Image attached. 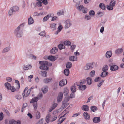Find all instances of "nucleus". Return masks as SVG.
<instances>
[{"instance_id":"f257e3e1","label":"nucleus","mask_w":124,"mask_h":124,"mask_svg":"<svg viewBox=\"0 0 124 124\" xmlns=\"http://www.w3.org/2000/svg\"><path fill=\"white\" fill-rule=\"evenodd\" d=\"M24 25V24L22 23L15 29L14 34L17 38H20L22 37L23 35L22 29Z\"/></svg>"},{"instance_id":"f03ea898","label":"nucleus","mask_w":124,"mask_h":124,"mask_svg":"<svg viewBox=\"0 0 124 124\" xmlns=\"http://www.w3.org/2000/svg\"><path fill=\"white\" fill-rule=\"evenodd\" d=\"M39 63L40 64L43 65L40 66L39 67L40 69L45 70H48L49 69L47 66H51L52 65V63H49L46 61H39Z\"/></svg>"},{"instance_id":"7ed1b4c3","label":"nucleus","mask_w":124,"mask_h":124,"mask_svg":"<svg viewBox=\"0 0 124 124\" xmlns=\"http://www.w3.org/2000/svg\"><path fill=\"white\" fill-rule=\"evenodd\" d=\"M65 28L67 29L70 27L72 24L71 21L69 19L67 20L65 22Z\"/></svg>"},{"instance_id":"20e7f679","label":"nucleus","mask_w":124,"mask_h":124,"mask_svg":"<svg viewBox=\"0 0 124 124\" xmlns=\"http://www.w3.org/2000/svg\"><path fill=\"white\" fill-rule=\"evenodd\" d=\"M93 67V64L91 63H87L86 66L84 67V69L85 70H87L90 69H92Z\"/></svg>"},{"instance_id":"39448f33","label":"nucleus","mask_w":124,"mask_h":124,"mask_svg":"<svg viewBox=\"0 0 124 124\" xmlns=\"http://www.w3.org/2000/svg\"><path fill=\"white\" fill-rule=\"evenodd\" d=\"M109 66L110 67V70H111L114 71L117 70L118 68V66L116 65H113L112 63H111L109 64Z\"/></svg>"},{"instance_id":"423d86ee","label":"nucleus","mask_w":124,"mask_h":124,"mask_svg":"<svg viewBox=\"0 0 124 124\" xmlns=\"http://www.w3.org/2000/svg\"><path fill=\"white\" fill-rule=\"evenodd\" d=\"M63 96V93L62 92L59 93L57 97V101L58 102H60L62 100Z\"/></svg>"},{"instance_id":"0eeeda50","label":"nucleus","mask_w":124,"mask_h":124,"mask_svg":"<svg viewBox=\"0 0 124 124\" xmlns=\"http://www.w3.org/2000/svg\"><path fill=\"white\" fill-rule=\"evenodd\" d=\"M67 81L66 79H62L60 81L59 85L61 86H63L67 84Z\"/></svg>"},{"instance_id":"6e6552de","label":"nucleus","mask_w":124,"mask_h":124,"mask_svg":"<svg viewBox=\"0 0 124 124\" xmlns=\"http://www.w3.org/2000/svg\"><path fill=\"white\" fill-rule=\"evenodd\" d=\"M9 124H21V122L19 121H16L14 119H12L9 120Z\"/></svg>"},{"instance_id":"1a4fd4ad","label":"nucleus","mask_w":124,"mask_h":124,"mask_svg":"<svg viewBox=\"0 0 124 124\" xmlns=\"http://www.w3.org/2000/svg\"><path fill=\"white\" fill-rule=\"evenodd\" d=\"M93 121L94 123H98L101 121L100 117H94L93 119Z\"/></svg>"},{"instance_id":"9d476101","label":"nucleus","mask_w":124,"mask_h":124,"mask_svg":"<svg viewBox=\"0 0 124 124\" xmlns=\"http://www.w3.org/2000/svg\"><path fill=\"white\" fill-rule=\"evenodd\" d=\"M57 48L55 47L53 48L50 51V53L52 54H54L58 51Z\"/></svg>"},{"instance_id":"9b49d317","label":"nucleus","mask_w":124,"mask_h":124,"mask_svg":"<svg viewBox=\"0 0 124 124\" xmlns=\"http://www.w3.org/2000/svg\"><path fill=\"white\" fill-rule=\"evenodd\" d=\"M69 60L70 61L73 62L77 61L78 59L76 56H73L69 57Z\"/></svg>"},{"instance_id":"f8f14e48","label":"nucleus","mask_w":124,"mask_h":124,"mask_svg":"<svg viewBox=\"0 0 124 124\" xmlns=\"http://www.w3.org/2000/svg\"><path fill=\"white\" fill-rule=\"evenodd\" d=\"M112 55V53L111 51H107L105 54L106 57L108 58L110 57Z\"/></svg>"},{"instance_id":"ddd939ff","label":"nucleus","mask_w":124,"mask_h":124,"mask_svg":"<svg viewBox=\"0 0 124 124\" xmlns=\"http://www.w3.org/2000/svg\"><path fill=\"white\" fill-rule=\"evenodd\" d=\"M84 117L86 120H89L90 119L89 115L86 112H84L83 114Z\"/></svg>"},{"instance_id":"4468645a","label":"nucleus","mask_w":124,"mask_h":124,"mask_svg":"<svg viewBox=\"0 0 124 124\" xmlns=\"http://www.w3.org/2000/svg\"><path fill=\"white\" fill-rule=\"evenodd\" d=\"M108 72L103 71V72L101 73L100 76L102 78H105L107 76H108Z\"/></svg>"},{"instance_id":"2eb2a0df","label":"nucleus","mask_w":124,"mask_h":124,"mask_svg":"<svg viewBox=\"0 0 124 124\" xmlns=\"http://www.w3.org/2000/svg\"><path fill=\"white\" fill-rule=\"evenodd\" d=\"M82 109L85 111H88L89 110V107L88 105H84L81 107Z\"/></svg>"},{"instance_id":"dca6fc26","label":"nucleus","mask_w":124,"mask_h":124,"mask_svg":"<svg viewBox=\"0 0 124 124\" xmlns=\"http://www.w3.org/2000/svg\"><path fill=\"white\" fill-rule=\"evenodd\" d=\"M48 88L47 86H46L41 88V90L45 94L47 92Z\"/></svg>"},{"instance_id":"f3484780","label":"nucleus","mask_w":124,"mask_h":124,"mask_svg":"<svg viewBox=\"0 0 124 124\" xmlns=\"http://www.w3.org/2000/svg\"><path fill=\"white\" fill-rule=\"evenodd\" d=\"M34 23V20L32 17L30 16V17L28 19V24L29 25H30L33 24Z\"/></svg>"},{"instance_id":"a211bd4d","label":"nucleus","mask_w":124,"mask_h":124,"mask_svg":"<svg viewBox=\"0 0 124 124\" xmlns=\"http://www.w3.org/2000/svg\"><path fill=\"white\" fill-rule=\"evenodd\" d=\"M52 79L51 78H47L44 79L43 80V82L44 83L47 84L50 82L52 80Z\"/></svg>"},{"instance_id":"6ab92c4d","label":"nucleus","mask_w":124,"mask_h":124,"mask_svg":"<svg viewBox=\"0 0 124 124\" xmlns=\"http://www.w3.org/2000/svg\"><path fill=\"white\" fill-rule=\"evenodd\" d=\"M32 66L31 65H28L25 66L23 68V69L25 70H28L29 69H30L31 68Z\"/></svg>"},{"instance_id":"aec40b11","label":"nucleus","mask_w":124,"mask_h":124,"mask_svg":"<svg viewBox=\"0 0 124 124\" xmlns=\"http://www.w3.org/2000/svg\"><path fill=\"white\" fill-rule=\"evenodd\" d=\"M123 51V49L122 48L117 49L115 51V53L117 54H119L121 53Z\"/></svg>"},{"instance_id":"412c9836","label":"nucleus","mask_w":124,"mask_h":124,"mask_svg":"<svg viewBox=\"0 0 124 124\" xmlns=\"http://www.w3.org/2000/svg\"><path fill=\"white\" fill-rule=\"evenodd\" d=\"M86 81L87 84L89 85H91L92 83V79L90 77H87L86 78Z\"/></svg>"},{"instance_id":"4be33fe9","label":"nucleus","mask_w":124,"mask_h":124,"mask_svg":"<svg viewBox=\"0 0 124 124\" xmlns=\"http://www.w3.org/2000/svg\"><path fill=\"white\" fill-rule=\"evenodd\" d=\"M48 59L52 61H54L56 60L55 57L52 55L48 56Z\"/></svg>"},{"instance_id":"5701e85b","label":"nucleus","mask_w":124,"mask_h":124,"mask_svg":"<svg viewBox=\"0 0 124 124\" xmlns=\"http://www.w3.org/2000/svg\"><path fill=\"white\" fill-rule=\"evenodd\" d=\"M51 17V15H47L43 19V22H45L47 20H48L49 18V17Z\"/></svg>"},{"instance_id":"b1692460","label":"nucleus","mask_w":124,"mask_h":124,"mask_svg":"<svg viewBox=\"0 0 124 124\" xmlns=\"http://www.w3.org/2000/svg\"><path fill=\"white\" fill-rule=\"evenodd\" d=\"M63 93L65 96H67L69 93V90L67 88H65L64 90Z\"/></svg>"},{"instance_id":"393cba45","label":"nucleus","mask_w":124,"mask_h":124,"mask_svg":"<svg viewBox=\"0 0 124 124\" xmlns=\"http://www.w3.org/2000/svg\"><path fill=\"white\" fill-rule=\"evenodd\" d=\"M38 100L37 98L36 97H34L32 98L30 101V103L32 104L35 103V102H37V101Z\"/></svg>"},{"instance_id":"a878e982","label":"nucleus","mask_w":124,"mask_h":124,"mask_svg":"<svg viewBox=\"0 0 124 124\" xmlns=\"http://www.w3.org/2000/svg\"><path fill=\"white\" fill-rule=\"evenodd\" d=\"M99 7L103 10H105L106 6L103 3H100L99 5Z\"/></svg>"},{"instance_id":"bb28decb","label":"nucleus","mask_w":124,"mask_h":124,"mask_svg":"<svg viewBox=\"0 0 124 124\" xmlns=\"http://www.w3.org/2000/svg\"><path fill=\"white\" fill-rule=\"evenodd\" d=\"M83 0H73V2L76 4V6H79L80 3L82 2Z\"/></svg>"},{"instance_id":"cd10ccee","label":"nucleus","mask_w":124,"mask_h":124,"mask_svg":"<svg viewBox=\"0 0 124 124\" xmlns=\"http://www.w3.org/2000/svg\"><path fill=\"white\" fill-rule=\"evenodd\" d=\"M116 3V1L115 0H111L109 3L110 6L112 7L115 6Z\"/></svg>"},{"instance_id":"c85d7f7f","label":"nucleus","mask_w":124,"mask_h":124,"mask_svg":"<svg viewBox=\"0 0 124 124\" xmlns=\"http://www.w3.org/2000/svg\"><path fill=\"white\" fill-rule=\"evenodd\" d=\"M4 85L5 87L8 90H9L10 89V88L11 86V85L8 82H6L5 83Z\"/></svg>"},{"instance_id":"c756f323","label":"nucleus","mask_w":124,"mask_h":124,"mask_svg":"<svg viewBox=\"0 0 124 124\" xmlns=\"http://www.w3.org/2000/svg\"><path fill=\"white\" fill-rule=\"evenodd\" d=\"M10 46H8L6 47L3 50L2 52L3 53H5L8 52L10 50Z\"/></svg>"},{"instance_id":"7c9ffc66","label":"nucleus","mask_w":124,"mask_h":124,"mask_svg":"<svg viewBox=\"0 0 124 124\" xmlns=\"http://www.w3.org/2000/svg\"><path fill=\"white\" fill-rule=\"evenodd\" d=\"M40 72L43 77H46L47 76V72L46 71H40Z\"/></svg>"},{"instance_id":"2f4dec72","label":"nucleus","mask_w":124,"mask_h":124,"mask_svg":"<svg viewBox=\"0 0 124 124\" xmlns=\"http://www.w3.org/2000/svg\"><path fill=\"white\" fill-rule=\"evenodd\" d=\"M86 86L85 85H81L78 87V88L79 90H84L86 88Z\"/></svg>"},{"instance_id":"473e14b6","label":"nucleus","mask_w":124,"mask_h":124,"mask_svg":"<svg viewBox=\"0 0 124 124\" xmlns=\"http://www.w3.org/2000/svg\"><path fill=\"white\" fill-rule=\"evenodd\" d=\"M72 66V63L70 62H67L66 64V67L67 69L70 68Z\"/></svg>"},{"instance_id":"72a5a7b5","label":"nucleus","mask_w":124,"mask_h":124,"mask_svg":"<svg viewBox=\"0 0 124 124\" xmlns=\"http://www.w3.org/2000/svg\"><path fill=\"white\" fill-rule=\"evenodd\" d=\"M98 109L95 106H92L91 107V111L94 112Z\"/></svg>"},{"instance_id":"f704fd0d","label":"nucleus","mask_w":124,"mask_h":124,"mask_svg":"<svg viewBox=\"0 0 124 124\" xmlns=\"http://www.w3.org/2000/svg\"><path fill=\"white\" fill-rule=\"evenodd\" d=\"M51 115L49 114H48L46 116V121L47 123H48L49 122V118L51 116Z\"/></svg>"},{"instance_id":"c9c22d12","label":"nucleus","mask_w":124,"mask_h":124,"mask_svg":"<svg viewBox=\"0 0 124 124\" xmlns=\"http://www.w3.org/2000/svg\"><path fill=\"white\" fill-rule=\"evenodd\" d=\"M56 24L53 23L50 24V27L53 30H55L56 28L55 25Z\"/></svg>"},{"instance_id":"e433bc0d","label":"nucleus","mask_w":124,"mask_h":124,"mask_svg":"<svg viewBox=\"0 0 124 124\" xmlns=\"http://www.w3.org/2000/svg\"><path fill=\"white\" fill-rule=\"evenodd\" d=\"M35 116L37 119H39L40 117V114L39 112L37 111L36 113Z\"/></svg>"},{"instance_id":"4c0bfd02","label":"nucleus","mask_w":124,"mask_h":124,"mask_svg":"<svg viewBox=\"0 0 124 124\" xmlns=\"http://www.w3.org/2000/svg\"><path fill=\"white\" fill-rule=\"evenodd\" d=\"M65 46L62 44H60L58 46V48L60 50L65 48Z\"/></svg>"},{"instance_id":"58836bf2","label":"nucleus","mask_w":124,"mask_h":124,"mask_svg":"<svg viewBox=\"0 0 124 124\" xmlns=\"http://www.w3.org/2000/svg\"><path fill=\"white\" fill-rule=\"evenodd\" d=\"M11 8L14 12L18 11L19 9V8L18 7L16 6H14Z\"/></svg>"},{"instance_id":"ea45409f","label":"nucleus","mask_w":124,"mask_h":124,"mask_svg":"<svg viewBox=\"0 0 124 124\" xmlns=\"http://www.w3.org/2000/svg\"><path fill=\"white\" fill-rule=\"evenodd\" d=\"M70 71L69 69H65L64 70V73L65 75L66 76H68L69 75Z\"/></svg>"},{"instance_id":"a19ab883","label":"nucleus","mask_w":124,"mask_h":124,"mask_svg":"<svg viewBox=\"0 0 124 124\" xmlns=\"http://www.w3.org/2000/svg\"><path fill=\"white\" fill-rule=\"evenodd\" d=\"M74 85L72 86L71 89V91L72 93H74L76 91V87Z\"/></svg>"},{"instance_id":"79ce46f5","label":"nucleus","mask_w":124,"mask_h":124,"mask_svg":"<svg viewBox=\"0 0 124 124\" xmlns=\"http://www.w3.org/2000/svg\"><path fill=\"white\" fill-rule=\"evenodd\" d=\"M95 13L94 11L93 10H91L90 11L89 14L91 16H93L95 15Z\"/></svg>"},{"instance_id":"37998d69","label":"nucleus","mask_w":124,"mask_h":124,"mask_svg":"<svg viewBox=\"0 0 124 124\" xmlns=\"http://www.w3.org/2000/svg\"><path fill=\"white\" fill-rule=\"evenodd\" d=\"M108 70V66L107 65H106L104 67L102 68V71H106L107 72V71Z\"/></svg>"},{"instance_id":"c03bdc74","label":"nucleus","mask_w":124,"mask_h":124,"mask_svg":"<svg viewBox=\"0 0 124 124\" xmlns=\"http://www.w3.org/2000/svg\"><path fill=\"white\" fill-rule=\"evenodd\" d=\"M34 109L36 110L38 108V104L37 102H35V103L32 104Z\"/></svg>"},{"instance_id":"a18cd8bd","label":"nucleus","mask_w":124,"mask_h":124,"mask_svg":"<svg viewBox=\"0 0 124 124\" xmlns=\"http://www.w3.org/2000/svg\"><path fill=\"white\" fill-rule=\"evenodd\" d=\"M90 74L91 77H93L95 75V71L94 70L90 72Z\"/></svg>"},{"instance_id":"49530a36","label":"nucleus","mask_w":124,"mask_h":124,"mask_svg":"<svg viewBox=\"0 0 124 124\" xmlns=\"http://www.w3.org/2000/svg\"><path fill=\"white\" fill-rule=\"evenodd\" d=\"M103 15V12H99L97 13L96 16L97 17H100L102 16Z\"/></svg>"},{"instance_id":"de8ad7c7","label":"nucleus","mask_w":124,"mask_h":124,"mask_svg":"<svg viewBox=\"0 0 124 124\" xmlns=\"http://www.w3.org/2000/svg\"><path fill=\"white\" fill-rule=\"evenodd\" d=\"M42 4V3L40 1L37 2L36 3V5L39 7H41Z\"/></svg>"},{"instance_id":"09e8293b","label":"nucleus","mask_w":124,"mask_h":124,"mask_svg":"<svg viewBox=\"0 0 124 124\" xmlns=\"http://www.w3.org/2000/svg\"><path fill=\"white\" fill-rule=\"evenodd\" d=\"M14 12L13 11L12 8H11L9 11L8 12V15L9 16H11L13 14Z\"/></svg>"},{"instance_id":"8fccbe9b","label":"nucleus","mask_w":124,"mask_h":124,"mask_svg":"<svg viewBox=\"0 0 124 124\" xmlns=\"http://www.w3.org/2000/svg\"><path fill=\"white\" fill-rule=\"evenodd\" d=\"M64 44L65 45L70 46L71 44V42L70 41H65L64 42Z\"/></svg>"},{"instance_id":"3c124183","label":"nucleus","mask_w":124,"mask_h":124,"mask_svg":"<svg viewBox=\"0 0 124 124\" xmlns=\"http://www.w3.org/2000/svg\"><path fill=\"white\" fill-rule=\"evenodd\" d=\"M15 98L16 99L19 100L21 99L22 97L20 95H17L15 96Z\"/></svg>"},{"instance_id":"603ef678","label":"nucleus","mask_w":124,"mask_h":124,"mask_svg":"<svg viewBox=\"0 0 124 124\" xmlns=\"http://www.w3.org/2000/svg\"><path fill=\"white\" fill-rule=\"evenodd\" d=\"M43 94L42 93H39L38 95V97H37V98L38 100V99H40L43 97Z\"/></svg>"},{"instance_id":"864d4df0","label":"nucleus","mask_w":124,"mask_h":124,"mask_svg":"<svg viewBox=\"0 0 124 124\" xmlns=\"http://www.w3.org/2000/svg\"><path fill=\"white\" fill-rule=\"evenodd\" d=\"M68 101V100L67 99H65L62 101V103L64 104H69L67 103V102Z\"/></svg>"},{"instance_id":"5fc2aeb1","label":"nucleus","mask_w":124,"mask_h":124,"mask_svg":"<svg viewBox=\"0 0 124 124\" xmlns=\"http://www.w3.org/2000/svg\"><path fill=\"white\" fill-rule=\"evenodd\" d=\"M91 16L86 15L85 16V19L86 20H88L91 19Z\"/></svg>"},{"instance_id":"6e6d98bb","label":"nucleus","mask_w":124,"mask_h":124,"mask_svg":"<svg viewBox=\"0 0 124 124\" xmlns=\"http://www.w3.org/2000/svg\"><path fill=\"white\" fill-rule=\"evenodd\" d=\"M10 89L11 91L13 92H14L16 90V89L13 86H11L10 88Z\"/></svg>"},{"instance_id":"4d7b16f0","label":"nucleus","mask_w":124,"mask_h":124,"mask_svg":"<svg viewBox=\"0 0 124 124\" xmlns=\"http://www.w3.org/2000/svg\"><path fill=\"white\" fill-rule=\"evenodd\" d=\"M64 12L62 11H60L59 12H57V15L59 16L63 14Z\"/></svg>"},{"instance_id":"13d9d810","label":"nucleus","mask_w":124,"mask_h":124,"mask_svg":"<svg viewBox=\"0 0 124 124\" xmlns=\"http://www.w3.org/2000/svg\"><path fill=\"white\" fill-rule=\"evenodd\" d=\"M79 6H76L77 7V8L79 10H81L84 7L83 6L80 5Z\"/></svg>"},{"instance_id":"bf43d9fd","label":"nucleus","mask_w":124,"mask_h":124,"mask_svg":"<svg viewBox=\"0 0 124 124\" xmlns=\"http://www.w3.org/2000/svg\"><path fill=\"white\" fill-rule=\"evenodd\" d=\"M68 105V104H64L62 103V105L61 108H62V109H63L66 107Z\"/></svg>"},{"instance_id":"052dcab7","label":"nucleus","mask_w":124,"mask_h":124,"mask_svg":"<svg viewBox=\"0 0 124 124\" xmlns=\"http://www.w3.org/2000/svg\"><path fill=\"white\" fill-rule=\"evenodd\" d=\"M107 9L108 10H112L113 9V7L111 6L110 5L109 6L107 5Z\"/></svg>"},{"instance_id":"680f3d73","label":"nucleus","mask_w":124,"mask_h":124,"mask_svg":"<svg viewBox=\"0 0 124 124\" xmlns=\"http://www.w3.org/2000/svg\"><path fill=\"white\" fill-rule=\"evenodd\" d=\"M3 118V114L1 112L0 114V121L2 120Z\"/></svg>"},{"instance_id":"e2e57ef3","label":"nucleus","mask_w":124,"mask_h":124,"mask_svg":"<svg viewBox=\"0 0 124 124\" xmlns=\"http://www.w3.org/2000/svg\"><path fill=\"white\" fill-rule=\"evenodd\" d=\"M101 79V78L99 77H97L94 79V81L95 82H97L100 80Z\"/></svg>"},{"instance_id":"0e129e2a","label":"nucleus","mask_w":124,"mask_h":124,"mask_svg":"<svg viewBox=\"0 0 124 124\" xmlns=\"http://www.w3.org/2000/svg\"><path fill=\"white\" fill-rule=\"evenodd\" d=\"M87 9L86 8H84V7H83V8L82 9V11H83V12L84 13H86L87 12Z\"/></svg>"},{"instance_id":"69168bd1","label":"nucleus","mask_w":124,"mask_h":124,"mask_svg":"<svg viewBox=\"0 0 124 124\" xmlns=\"http://www.w3.org/2000/svg\"><path fill=\"white\" fill-rule=\"evenodd\" d=\"M31 92V90H28L27 93L26 94H25V97H28L29 95Z\"/></svg>"},{"instance_id":"338daca9","label":"nucleus","mask_w":124,"mask_h":124,"mask_svg":"<svg viewBox=\"0 0 124 124\" xmlns=\"http://www.w3.org/2000/svg\"><path fill=\"white\" fill-rule=\"evenodd\" d=\"M74 93H72L70 95V98H74L75 97V94Z\"/></svg>"},{"instance_id":"774afa93","label":"nucleus","mask_w":124,"mask_h":124,"mask_svg":"<svg viewBox=\"0 0 124 124\" xmlns=\"http://www.w3.org/2000/svg\"><path fill=\"white\" fill-rule=\"evenodd\" d=\"M57 106V103H54L52 105L51 107L54 109Z\"/></svg>"}]
</instances>
